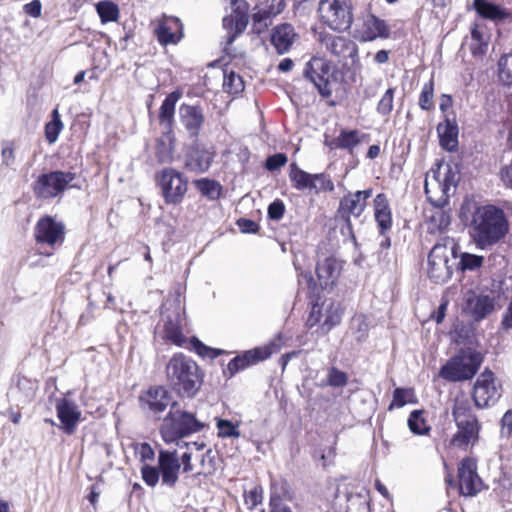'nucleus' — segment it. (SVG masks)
Returning <instances> with one entry per match:
<instances>
[{"label": "nucleus", "mask_w": 512, "mask_h": 512, "mask_svg": "<svg viewBox=\"0 0 512 512\" xmlns=\"http://www.w3.org/2000/svg\"><path fill=\"white\" fill-rule=\"evenodd\" d=\"M509 231L504 211L494 205L477 207L469 225V233L477 247L486 249L498 243Z\"/></svg>", "instance_id": "obj_1"}, {"label": "nucleus", "mask_w": 512, "mask_h": 512, "mask_svg": "<svg viewBox=\"0 0 512 512\" xmlns=\"http://www.w3.org/2000/svg\"><path fill=\"white\" fill-rule=\"evenodd\" d=\"M168 385L181 397L193 398L200 390L203 374L195 361L182 354H174L165 367Z\"/></svg>", "instance_id": "obj_2"}, {"label": "nucleus", "mask_w": 512, "mask_h": 512, "mask_svg": "<svg viewBox=\"0 0 512 512\" xmlns=\"http://www.w3.org/2000/svg\"><path fill=\"white\" fill-rule=\"evenodd\" d=\"M181 465V457L176 451L160 450L158 466L144 465L141 469L142 479L148 486L154 487L161 477L162 485L173 487L178 481Z\"/></svg>", "instance_id": "obj_3"}, {"label": "nucleus", "mask_w": 512, "mask_h": 512, "mask_svg": "<svg viewBox=\"0 0 512 512\" xmlns=\"http://www.w3.org/2000/svg\"><path fill=\"white\" fill-rule=\"evenodd\" d=\"M176 406V403L172 404L160 429L162 439L166 443H173L188 434L199 432L205 426L193 414L181 411Z\"/></svg>", "instance_id": "obj_4"}, {"label": "nucleus", "mask_w": 512, "mask_h": 512, "mask_svg": "<svg viewBox=\"0 0 512 512\" xmlns=\"http://www.w3.org/2000/svg\"><path fill=\"white\" fill-rule=\"evenodd\" d=\"M456 179L452 168L447 165L439 166L426 174L425 193L429 202L438 208L444 207L449 200Z\"/></svg>", "instance_id": "obj_5"}, {"label": "nucleus", "mask_w": 512, "mask_h": 512, "mask_svg": "<svg viewBox=\"0 0 512 512\" xmlns=\"http://www.w3.org/2000/svg\"><path fill=\"white\" fill-rule=\"evenodd\" d=\"M482 363V356L473 349L461 350L441 367L439 375L451 382L471 379Z\"/></svg>", "instance_id": "obj_6"}, {"label": "nucleus", "mask_w": 512, "mask_h": 512, "mask_svg": "<svg viewBox=\"0 0 512 512\" xmlns=\"http://www.w3.org/2000/svg\"><path fill=\"white\" fill-rule=\"evenodd\" d=\"M184 307L180 296L167 299L162 306V337L177 346H182L186 338L183 334Z\"/></svg>", "instance_id": "obj_7"}, {"label": "nucleus", "mask_w": 512, "mask_h": 512, "mask_svg": "<svg viewBox=\"0 0 512 512\" xmlns=\"http://www.w3.org/2000/svg\"><path fill=\"white\" fill-rule=\"evenodd\" d=\"M454 243L445 240L437 243L428 256V276L436 283H443L450 279L452 274L451 259H454Z\"/></svg>", "instance_id": "obj_8"}, {"label": "nucleus", "mask_w": 512, "mask_h": 512, "mask_svg": "<svg viewBox=\"0 0 512 512\" xmlns=\"http://www.w3.org/2000/svg\"><path fill=\"white\" fill-rule=\"evenodd\" d=\"M280 349L281 340L277 338L264 346L245 351L242 355L236 356L228 363L227 370L229 371V376L232 377L239 371L269 358L272 354L278 353Z\"/></svg>", "instance_id": "obj_9"}, {"label": "nucleus", "mask_w": 512, "mask_h": 512, "mask_svg": "<svg viewBox=\"0 0 512 512\" xmlns=\"http://www.w3.org/2000/svg\"><path fill=\"white\" fill-rule=\"evenodd\" d=\"M318 12L324 23L334 30H346L353 21L348 2H319Z\"/></svg>", "instance_id": "obj_10"}, {"label": "nucleus", "mask_w": 512, "mask_h": 512, "mask_svg": "<svg viewBox=\"0 0 512 512\" xmlns=\"http://www.w3.org/2000/svg\"><path fill=\"white\" fill-rule=\"evenodd\" d=\"M317 42L320 50H325L331 57L338 60L357 56V45L350 39L331 33H319Z\"/></svg>", "instance_id": "obj_11"}, {"label": "nucleus", "mask_w": 512, "mask_h": 512, "mask_svg": "<svg viewBox=\"0 0 512 512\" xmlns=\"http://www.w3.org/2000/svg\"><path fill=\"white\" fill-rule=\"evenodd\" d=\"M250 6L248 2H231L230 14L223 18V28L227 31L226 44L230 45L246 29Z\"/></svg>", "instance_id": "obj_12"}, {"label": "nucleus", "mask_w": 512, "mask_h": 512, "mask_svg": "<svg viewBox=\"0 0 512 512\" xmlns=\"http://www.w3.org/2000/svg\"><path fill=\"white\" fill-rule=\"evenodd\" d=\"M500 388V385L496 383L493 372L490 370L483 371L477 378L473 389L475 405L483 408L494 404L501 395Z\"/></svg>", "instance_id": "obj_13"}, {"label": "nucleus", "mask_w": 512, "mask_h": 512, "mask_svg": "<svg viewBox=\"0 0 512 512\" xmlns=\"http://www.w3.org/2000/svg\"><path fill=\"white\" fill-rule=\"evenodd\" d=\"M495 307L493 296L478 293L474 290H467L463 294L462 309L475 321H481L487 317Z\"/></svg>", "instance_id": "obj_14"}, {"label": "nucleus", "mask_w": 512, "mask_h": 512, "mask_svg": "<svg viewBox=\"0 0 512 512\" xmlns=\"http://www.w3.org/2000/svg\"><path fill=\"white\" fill-rule=\"evenodd\" d=\"M74 180L70 172L55 171L40 176L35 185V192L42 198H52L63 192Z\"/></svg>", "instance_id": "obj_15"}, {"label": "nucleus", "mask_w": 512, "mask_h": 512, "mask_svg": "<svg viewBox=\"0 0 512 512\" xmlns=\"http://www.w3.org/2000/svg\"><path fill=\"white\" fill-rule=\"evenodd\" d=\"M331 67L329 62L315 56L306 63L303 74L306 79L314 84L322 96H330L331 90L328 88Z\"/></svg>", "instance_id": "obj_16"}, {"label": "nucleus", "mask_w": 512, "mask_h": 512, "mask_svg": "<svg viewBox=\"0 0 512 512\" xmlns=\"http://www.w3.org/2000/svg\"><path fill=\"white\" fill-rule=\"evenodd\" d=\"M390 33L387 23L370 12L362 16L356 28V37L361 42H371L378 38L387 39Z\"/></svg>", "instance_id": "obj_17"}, {"label": "nucleus", "mask_w": 512, "mask_h": 512, "mask_svg": "<svg viewBox=\"0 0 512 512\" xmlns=\"http://www.w3.org/2000/svg\"><path fill=\"white\" fill-rule=\"evenodd\" d=\"M458 484L464 496H475L482 490L483 482L477 473V463L472 458L463 459L458 467Z\"/></svg>", "instance_id": "obj_18"}, {"label": "nucleus", "mask_w": 512, "mask_h": 512, "mask_svg": "<svg viewBox=\"0 0 512 512\" xmlns=\"http://www.w3.org/2000/svg\"><path fill=\"white\" fill-rule=\"evenodd\" d=\"M160 185L167 203H178L187 191V181L174 169L162 172Z\"/></svg>", "instance_id": "obj_19"}, {"label": "nucleus", "mask_w": 512, "mask_h": 512, "mask_svg": "<svg viewBox=\"0 0 512 512\" xmlns=\"http://www.w3.org/2000/svg\"><path fill=\"white\" fill-rule=\"evenodd\" d=\"M372 196V190L356 191L348 193L341 198L338 208V214L345 219L347 225L350 226V217H360L364 212L367 200Z\"/></svg>", "instance_id": "obj_20"}, {"label": "nucleus", "mask_w": 512, "mask_h": 512, "mask_svg": "<svg viewBox=\"0 0 512 512\" xmlns=\"http://www.w3.org/2000/svg\"><path fill=\"white\" fill-rule=\"evenodd\" d=\"M55 408L61 422L60 428L68 435L73 434L82 416L78 405L67 398H61L57 400Z\"/></svg>", "instance_id": "obj_21"}, {"label": "nucleus", "mask_w": 512, "mask_h": 512, "mask_svg": "<svg viewBox=\"0 0 512 512\" xmlns=\"http://www.w3.org/2000/svg\"><path fill=\"white\" fill-rule=\"evenodd\" d=\"M179 117L188 135L197 138L205 122L203 108L199 105L183 103L179 107Z\"/></svg>", "instance_id": "obj_22"}, {"label": "nucleus", "mask_w": 512, "mask_h": 512, "mask_svg": "<svg viewBox=\"0 0 512 512\" xmlns=\"http://www.w3.org/2000/svg\"><path fill=\"white\" fill-rule=\"evenodd\" d=\"M342 262L333 256L319 260L316 266V274L319 286L322 289L332 288L341 275Z\"/></svg>", "instance_id": "obj_23"}, {"label": "nucleus", "mask_w": 512, "mask_h": 512, "mask_svg": "<svg viewBox=\"0 0 512 512\" xmlns=\"http://www.w3.org/2000/svg\"><path fill=\"white\" fill-rule=\"evenodd\" d=\"M284 9V2H278L277 6L269 5V2H258L252 9V30L260 34L270 24L272 17L279 14Z\"/></svg>", "instance_id": "obj_24"}, {"label": "nucleus", "mask_w": 512, "mask_h": 512, "mask_svg": "<svg viewBox=\"0 0 512 512\" xmlns=\"http://www.w3.org/2000/svg\"><path fill=\"white\" fill-rule=\"evenodd\" d=\"M455 423L458 430L450 441L452 446L466 449L469 445H473L478 440L480 425L477 419L465 420L463 423Z\"/></svg>", "instance_id": "obj_25"}, {"label": "nucleus", "mask_w": 512, "mask_h": 512, "mask_svg": "<svg viewBox=\"0 0 512 512\" xmlns=\"http://www.w3.org/2000/svg\"><path fill=\"white\" fill-rule=\"evenodd\" d=\"M64 227L55 222L51 217H45L38 221L35 228V237L38 242L53 245L63 239Z\"/></svg>", "instance_id": "obj_26"}, {"label": "nucleus", "mask_w": 512, "mask_h": 512, "mask_svg": "<svg viewBox=\"0 0 512 512\" xmlns=\"http://www.w3.org/2000/svg\"><path fill=\"white\" fill-rule=\"evenodd\" d=\"M187 447V452H185L181 456L182 460V466H183V472H193L196 471L198 474L202 473V470L198 469V465L203 467L205 464V455L209 454L211 451L208 449L206 451H203L205 449L204 443H185Z\"/></svg>", "instance_id": "obj_27"}, {"label": "nucleus", "mask_w": 512, "mask_h": 512, "mask_svg": "<svg viewBox=\"0 0 512 512\" xmlns=\"http://www.w3.org/2000/svg\"><path fill=\"white\" fill-rule=\"evenodd\" d=\"M142 402L144 407L155 415L162 413L169 405L172 406L174 403L168 391L163 387L149 389L142 397Z\"/></svg>", "instance_id": "obj_28"}, {"label": "nucleus", "mask_w": 512, "mask_h": 512, "mask_svg": "<svg viewBox=\"0 0 512 512\" xmlns=\"http://www.w3.org/2000/svg\"><path fill=\"white\" fill-rule=\"evenodd\" d=\"M157 37L160 43L175 44L182 37V24L176 17H165L157 29Z\"/></svg>", "instance_id": "obj_29"}, {"label": "nucleus", "mask_w": 512, "mask_h": 512, "mask_svg": "<svg viewBox=\"0 0 512 512\" xmlns=\"http://www.w3.org/2000/svg\"><path fill=\"white\" fill-rule=\"evenodd\" d=\"M374 216L380 229V234L384 235L392 226V214L389 202L385 194H378L374 199Z\"/></svg>", "instance_id": "obj_30"}, {"label": "nucleus", "mask_w": 512, "mask_h": 512, "mask_svg": "<svg viewBox=\"0 0 512 512\" xmlns=\"http://www.w3.org/2000/svg\"><path fill=\"white\" fill-rule=\"evenodd\" d=\"M295 36L294 28L290 24H283L273 30L271 42L279 54H284L292 46Z\"/></svg>", "instance_id": "obj_31"}, {"label": "nucleus", "mask_w": 512, "mask_h": 512, "mask_svg": "<svg viewBox=\"0 0 512 512\" xmlns=\"http://www.w3.org/2000/svg\"><path fill=\"white\" fill-rule=\"evenodd\" d=\"M214 159L213 152L207 149H194L187 157L186 167L195 173L206 172Z\"/></svg>", "instance_id": "obj_32"}, {"label": "nucleus", "mask_w": 512, "mask_h": 512, "mask_svg": "<svg viewBox=\"0 0 512 512\" xmlns=\"http://www.w3.org/2000/svg\"><path fill=\"white\" fill-rule=\"evenodd\" d=\"M440 145L443 149L452 152L458 147V127L450 120H445L437 126Z\"/></svg>", "instance_id": "obj_33"}, {"label": "nucleus", "mask_w": 512, "mask_h": 512, "mask_svg": "<svg viewBox=\"0 0 512 512\" xmlns=\"http://www.w3.org/2000/svg\"><path fill=\"white\" fill-rule=\"evenodd\" d=\"M452 415L455 422L463 423L465 420H476V416L472 413V407L469 397L460 392L455 396L452 408Z\"/></svg>", "instance_id": "obj_34"}, {"label": "nucleus", "mask_w": 512, "mask_h": 512, "mask_svg": "<svg viewBox=\"0 0 512 512\" xmlns=\"http://www.w3.org/2000/svg\"><path fill=\"white\" fill-rule=\"evenodd\" d=\"M183 93L180 90H175L168 94L163 101L159 111V121L161 124L166 125L168 128L171 127L174 121L175 106L180 100Z\"/></svg>", "instance_id": "obj_35"}, {"label": "nucleus", "mask_w": 512, "mask_h": 512, "mask_svg": "<svg viewBox=\"0 0 512 512\" xmlns=\"http://www.w3.org/2000/svg\"><path fill=\"white\" fill-rule=\"evenodd\" d=\"M473 7L483 18L500 21L511 16V13L494 2H473Z\"/></svg>", "instance_id": "obj_36"}, {"label": "nucleus", "mask_w": 512, "mask_h": 512, "mask_svg": "<svg viewBox=\"0 0 512 512\" xmlns=\"http://www.w3.org/2000/svg\"><path fill=\"white\" fill-rule=\"evenodd\" d=\"M342 318V311L338 304L334 302L324 303V315L321 323V330L323 334L328 333L333 327L338 325Z\"/></svg>", "instance_id": "obj_37"}, {"label": "nucleus", "mask_w": 512, "mask_h": 512, "mask_svg": "<svg viewBox=\"0 0 512 512\" xmlns=\"http://www.w3.org/2000/svg\"><path fill=\"white\" fill-rule=\"evenodd\" d=\"M289 177L297 190H312V187H315L313 174L300 169L295 163L290 165Z\"/></svg>", "instance_id": "obj_38"}, {"label": "nucleus", "mask_w": 512, "mask_h": 512, "mask_svg": "<svg viewBox=\"0 0 512 512\" xmlns=\"http://www.w3.org/2000/svg\"><path fill=\"white\" fill-rule=\"evenodd\" d=\"M361 141V137L358 131L351 130V131H341L340 135L336 137L332 143L331 146L333 148H341V149H348L352 150L354 147H356Z\"/></svg>", "instance_id": "obj_39"}, {"label": "nucleus", "mask_w": 512, "mask_h": 512, "mask_svg": "<svg viewBox=\"0 0 512 512\" xmlns=\"http://www.w3.org/2000/svg\"><path fill=\"white\" fill-rule=\"evenodd\" d=\"M96 11L102 23L117 21L119 9L115 2H97Z\"/></svg>", "instance_id": "obj_40"}, {"label": "nucleus", "mask_w": 512, "mask_h": 512, "mask_svg": "<svg viewBox=\"0 0 512 512\" xmlns=\"http://www.w3.org/2000/svg\"><path fill=\"white\" fill-rule=\"evenodd\" d=\"M62 129L63 123L60 119V114L57 109H54L52 112V120L45 126L46 140L50 144L55 143Z\"/></svg>", "instance_id": "obj_41"}, {"label": "nucleus", "mask_w": 512, "mask_h": 512, "mask_svg": "<svg viewBox=\"0 0 512 512\" xmlns=\"http://www.w3.org/2000/svg\"><path fill=\"white\" fill-rule=\"evenodd\" d=\"M369 327L370 324L365 315H355L351 320V329L358 341H363L367 337Z\"/></svg>", "instance_id": "obj_42"}, {"label": "nucleus", "mask_w": 512, "mask_h": 512, "mask_svg": "<svg viewBox=\"0 0 512 512\" xmlns=\"http://www.w3.org/2000/svg\"><path fill=\"white\" fill-rule=\"evenodd\" d=\"M471 39L474 42L471 44L472 53L474 55L484 53L485 48L487 47V39L478 24H476L471 30Z\"/></svg>", "instance_id": "obj_43"}, {"label": "nucleus", "mask_w": 512, "mask_h": 512, "mask_svg": "<svg viewBox=\"0 0 512 512\" xmlns=\"http://www.w3.org/2000/svg\"><path fill=\"white\" fill-rule=\"evenodd\" d=\"M223 87L228 93L237 94L243 91L244 82L240 75L230 72L224 76Z\"/></svg>", "instance_id": "obj_44"}, {"label": "nucleus", "mask_w": 512, "mask_h": 512, "mask_svg": "<svg viewBox=\"0 0 512 512\" xmlns=\"http://www.w3.org/2000/svg\"><path fill=\"white\" fill-rule=\"evenodd\" d=\"M498 66L500 80L506 85H512V53L502 56Z\"/></svg>", "instance_id": "obj_45"}, {"label": "nucleus", "mask_w": 512, "mask_h": 512, "mask_svg": "<svg viewBox=\"0 0 512 512\" xmlns=\"http://www.w3.org/2000/svg\"><path fill=\"white\" fill-rule=\"evenodd\" d=\"M195 185L203 195H205L211 199L217 198L220 194L221 187L217 182H215L213 180L203 178V179L197 180L195 182Z\"/></svg>", "instance_id": "obj_46"}, {"label": "nucleus", "mask_w": 512, "mask_h": 512, "mask_svg": "<svg viewBox=\"0 0 512 512\" xmlns=\"http://www.w3.org/2000/svg\"><path fill=\"white\" fill-rule=\"evenodd\" d=\"M408 426L410 430L415 434H424L429 428L426 425L422 412L419 410L413 411L408 418Z\"/></svg>", "instance_id": "obj_47"}, {"label": "nucleus", "mask_w": 512, "mask_h": 512, "mask_svg": "<svg viewBox=\"0 0 512 512\" xmlns=\"http://www.w3.org/2000/svg\"><path fill=\"white\" fill-rule=\"evenodd\" d=\"M483 261V256L470 253H462L459 264L462 270L474 271L482 266Z\"/></svg>", "instance_id": "obj_48"}, {"label": "nucleus", "mask_w": 512, "mask_h": 512, "mask_svg": "<svg viewBox=\"0 0 512 512\" xmlns=\"http://www.w3.org/2000/svg\"><path fill=\"white\" fill-rule=\"evenodd\" d=\"M313 182L315 187L312 190L315 193L332 192L335 189L333 181L324 173L313 174Z\"/></svg>", "instance_id": "obj_49"}, {"label": "nucleus", "mask_w": 512, "mask_h": 512, "mask_svg": "<svg viewBox=\"0 0 512 512\" xmlns=\"http://www.w3.org/2000/svg\"><path fill=\"white\" fill-rule=\"evenodd\" d=\"M412 397V390L396 388L393 393V400L389 405V410H392L394 407H403L405 404L411 402Z\"/></svg>", "instance_id": "obj_50"}, {"label": "nucleus", "mask_w": 512, "mask_h": 512, "mask_svg": "<svg viewBox=\"0 0 512 512\" xmlns=\"http://www.w3.org/2000/svg\"><path fill=\"white\" fill-rule=\"evenodd\" d=\"M433 91L434 85L432 81L424 84L419 97V106L423 110H430L433 107Z\"/></svg>", "instance_id": "obj_51"}, {"label": "nucleus", "mask_w": 512, "mask_h": 512, "mask_svg": "<svg viewBox=\"0 0 512 512\" xmlns=\"http://www.w3.org/2000/svg\"><path fill=\"white\" fill-rule=\"evenodd\" d=\"M394 88H389L386 90L380 101L377 105V111L386 116L389 115L393 109V100H394Z\"/></svg>", "instance_id": "obj_52"}, {"label": "nucleus", "mask_w": 512, "mask_h": 512, "mask_svg": "<svg viewBox=\"0 0 512 512\" xmlns=\"http://www.w3.org/2000/svg\"><path fill=\"white\" fill-rule=\"evenodd\" d=\"M348 376L345 372L332 367L328 371L327 383L332 387H344L347 384Z\"/></svg>", "instance_id": "obj_53"}, {"label": "nucleus", "mask_w": 512, "mask_h": 512, "mask_svg": "<svg viewBox=\"0 0 512 512\" xmlns=\"http://www.w3.org/2000/svg\"><path fill=\"white\" fill-rule=\"evenodd\" d=\"M218 434L221 437H234L238 438L240 432L235 425L228 420L219 419L217 421Z\"/></svg>", "instance_id": "obj_54"}, {"label": "nucleus", "mask_w": 512, "mask_h": 512, "mask_svg": "<svg viewBox=\"0 0 512 512\" xmlns=\"http://www.w3.org/2000/svg\"><path fill=\"white\" fill-rule=\"evenodd\" d=\"M503 160L507 161L501 169V179L502 181L512 188V151H506L503 154Z\"/></svg>", "instance_id": "obj_55"}, {"label": "nucleus", "mask_w": 512, "mask_h": 512, "mask_svg": "<svg viewBox=\"0 0 512 512\" xmlns=\"http://www.w3.org/2000/svg\"><path fill=\"white\" fill-rule=\"evenodd\" d=\"M263 499V490L261 487L256 486L250 491L245 492L244 500L245 504L249 509H253L255 506L260 504Z\"/></svg>", "instance_id": "obj_56"}, {"label": "nucleus", "mask_w": 512, "mask_h": 512, "mask_svg": "<svg viewBox=\"0 0 512 512\" xmlns=\"http://www.w3.org/2000/svg\"><path fill=\"white\" fill-rule=\"evenodd\" d=\"M323 315H324V304H322V305L314 304L312 306L310 315L308 317L307 324L310 327H313L314 325H316L318 323H322Z\"/></svg>", "instance_id": "obj_57"}, {"label": "nucleus", "mask_w": 512, "mask_h": 512, "mask_svg": "<svg viewBox=\"0 0 512 512\" xmlns=\"http://www.w3.org/2000/svg\"><path fill=\"white\" fill-rule=\"evenodd\" d=\"M287 162L285 154L277 153L267 158L266 168L270 171H274L284 166Z\"/></svg>", "instance_id": "obj_58"}, {"label": "nucleus", "mask_w": 512, "mask_h": 512, "mask_svg": "<svg viewBox=\"0 0 512 512\" xmlns=\"http://www.w3.org/2000/svg\"><path fill=\"white\" fill-rule=\"evenodd\" d=\"M285 212V206L282 201L275 200L268 207V216L273 220H280Z\"/></svg>", "instance_id": "obj_59"}, {"label": "nucleus", "mask_w": 512, "mask_h": 512, "mask_svg": "<svg viewBox=\"0 0 512 512\" xmlns=\"http://www.w3.org/2000/svg\"><path fill=\"white\" fill-rule=\"evenodd\" d=\"M1 155H2V162L5 166H10L14 162V151H13V148L9 144H6L5 146H3Z\"/></svg>", "instance_id": "obj_60"}, {"label": "nucleus", "mask_w": 512, "mask_h": 512, "mask_svg": "<svg viewBox=\"0 0 512 512\" xmlns=\"http://www.w3.org/2000/svg\"><path fill=\"white\" fill-rule=\"evenodd\" d=\"M238 225L241 231L245 233H254L258 229V225L254 221L248 219H240L238 221Z\"/></svg>", "instance_id": "obj_61"}, {"label": "nucleus", "mask_w": 512, "mask_h": 512, "mask_svg": "<svg viewBox=\"0 0 512 512\" xmlns=\"http://www.w3.org/2000/svg\"><path fill=\"white\" fill-rule=\"evenodd\" d=\"M41 3L40 2H28L24 6V11L32 16V17H39L41 14Z\"/></svg>", "instance_id": "obj_62"}, {"label": "nucleus", "mask_w": 512, "mask_h": 512, "mask_svg": "<svg viewBox=\"0 0 512 512\" xmlns=\"http://www.w3.org/2000/svg\"><path fill=\"white\" fill-rule=\"evenodd\" d=\"M298 281H299L300 284H303L305 282L307 287H308V289L311 292L314 293L316 291L317 284L313 280V277H312V275L310 273H301L300 276H299Z\"/></svg>", "instance_id": "obj_63"}, {"label": "nucleus", "mask_w": 512, "mask_h": 512, "mask_svg": "<svg viewBox=\"0 0 512 512\" xmlns=\"http://www.w3.org/2000/svg\"><path fill=\"white\" fill-rule=\"evenodd\" d=\"M502 424V433L510 434L512 431V411H507L501 420Z\"/></svg>", "instance_id": "obj_64"}]
</instances>
